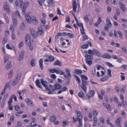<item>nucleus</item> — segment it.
<instances>
[{"label":"nucleus","instance_id":"nucleus-1","mask_svg":"<svg viewBox=\"0 0 127 127\" xmlns=\"http://www.w3.org/2000/svg\"><path fill=\"white\" fill-rule=\"evenodd\" d=\"M12 19L13 25H11L10 29L12 32L11 35L12 38L13 40H15L16 36L14 32V29L13 26H14V27H15L17 26V18L16 17H15L13 14L12 15Z\"/></svg>","mask_w":127,"mask_h":127},{"label":"nucleus","instance_id":"nucleus-2","mask_svg":"<svg viewBox=\"0 0 127 127\" xmlns=\"http://www.w3.org/2000/svg\"><path fill=\"white\" fill-rule=\"evenodd\" d=\"M88 52L89 54H91L92 56L95 54L98 57H100L101 56L100 53L98 50L96 49H94L92 50L89 49L88 50Z\"/></svg>","mask_w":127,"mask_h":127},{"label":"nucleus","instance_id":"nucleus-3","mask_svg":"<svg viewBox=\"0 0 127 127\" xmlns=\"http://www.w3.org/2000/svg\"><path fill=\"white\" fill-rule=\"evenodd\" d=\"M32 23L35 26L37 25L39 22V20L36 17L34 16H32Z\"/></svg>","mask_w":127,"mask_h":127},{"label":"nucleus","instance_id":"nucleus-4","mask_svg":"<svg viewBox=\"0 0 127 127\" xmlns=\"http://www.w3.org/2000/svg\"><path fill=\"white\" fill-rule=\"evenodd\" d=\"M3 6L4 10L9 13L10 12L9 6L8 3L4 2L3 3Z\"/></svg>","mask_w":127,"mask_h":127},{"label":"nucleus","instance_id":"nucleus-5","mask_svg":"<svg viewBox=\"0 0 127 127\" xmlns=\"http://www.w3.org/2000/svg\"><path fill=\"white\" fill-rule=\"evenodd\" d=\"M82 85L81 86L82 90L84 92H86L87 89V87L86 86L87 83L84 80H82Z\"/></svg>","mask_w":127,"mask_h":127},{"label":"nucleus","instance_id":"nucleus-6","mask_svg":"<svg viewBox=\"0 0 127 127\" xmlns=\"http://www.w3.org/2000/svg\"><path fill=\"white\" fill-rule=\"evenodd\" d=\"M29 4V2L28 1L23 4L22 7V13L23 14H25L26 8L28 6Z\"/></svg>","mask_w":127,"mask_h":127},{"label":"nucleus","instance_id":"nucleus-7","mask_svg":"<svg viewBox=\"0 0 127 127\" xmlns=\"http://www.w3.org/2000/svg\"><path fill=\"white\" fill-rule=\"evenodd\" d=\"M41 84L43 85L45 88L46 90L49 91V89L47 86L48 83L46 81H44V80L42 79L41 80Z\"/></svg>","mask_w":127,"mask_h":127},{"label":"nucleus","instance_id":"nucleus-8","mask_svg":"<svg viewBox=\"0 0 127 127\" xmlns=\"http://www.w3.org/2000/svg\"><path fill=\"white\" fill-rule=\"evenodd\" d=\"M26 43L27 44H30L31 42V39L29 35L27 34L25 37Z\"/></svg>","mask_w":127,"mask_h":127},{"label":"nucleus","instance_id":"nucleus-9","mask_svg":"<svg viewBox=\"0 0 127 127\" xmlns=\"http://www.w3.org/2000/svg\"><path fill=\"white\" fill-rule=\"evenodd\" d=\"M25 18L28 23L29 24H31L32 22V17H30V16L28 14H26Z\"/></svg>","mask_w":127,"mask_h":127},{"label":"nucleus","instance_id":"nucleus-10","mask_svg":"<svg viewBox=\"0 0 127 127\" xmlns=\"http://www.w3.org/2000/svg\"><path fill=\"white\" fill-rule=\"evenodd\" d=\"M121 118L120 117H119L117 118L115 121V124L118 127H121L120 121Z\"/></svg>","mask_w":127,"mask_h":127},{"label":"nucleus","instance_id":"nucleus-11","mask_svg":"<svg viewBox=\"0 0 127 127\" xmlns=\"http://www.w3.org/2000/svg\"><path fill=\"white\" fill-rule=\"evenodd\" d=\"M38 29V31L36 32L37 35H40L44 33V30L42 27L39 28Z\"/></svg>","mask_w":127,"mask_h":127},{"label":"nucleus","instance_id":"nucleus-12","mask_svg":"<svg viewBox=\"0 0 127 127\" xmlns=\"http://www.w3.org/2000/svg\"><path fill=\"white\" fill-rule=\"evenodd\" d=\"M75 112V113L77 114L79 120H82V113L81 112L77 110H76Z\"/></svg>","mask_w":127,"mask_h":127},{"label":"nucleus","instance_id":"nucleus-13","mask_svg":"<svg viewBox=\"0 0 127 127\" xmlns=\"http://www.w3.org/2000/svg\"><path fill=\"white\" fill-rule=\"evenodd\" d=\"M120 99L122 101V103L124 106L126 107L127 106V104L126 102L124 100V97L122 94H121L120 95Z\"/></svg>","mask_w":127,"mask_h":127},{"label":"nucleus","instance_id":"nucleus-14","mask_svg":"<svg viewBox=\"0 0 127 127\" xmlns=\"http://www.w3.org/2000/svg\"><path fill=\"white\" fill-rule=\"evenodd\" d=\"M47 1L48 4V7H53L55 5V3L53 0H47Z\"/></svg>","mask_w":127,"mask_h":127},{"label":"nucleus","instance_id":"nucleus-15","mask_svg":"<svg viewBox=\"0 0 127 127\" xmlns=\"http://www.w3.org/2000/svg\"><path fill=\"white\" fill-rule=\"evenodd\" d=\"M106 25L109 28H110L112 27V24L111 23L110 18L107 17L106 19Z\"/></svg>","mask_w":127,"mask_h":127},{"label":"nucleus","instance_id":"nucleus-16","mask_svg":"<svg viewBox=\"0 0 127 127\" xmlns=\"http://www.w3.org/2000/svg\"><path fill=\"white\" fill-rule=\"evenodd\" d=\"M73 9L74 11L75 12H78V10H77L76 9L77 8L76 2V0H73Z\"/></svg>","mask_w":127,"mask_h":127},{"label":"nucleus","instance_id":"nucleus-17","mask_svg":"<svg viewBox=\"0 0 127 127\" xmlns=\"http://www.w3.org/2000/svg\"><path fill=\"white\" fill-rule=\"evenodd\" d=\"M25 52L24 50H22L21 51L19 55V60L20 61H21L23 60Z\"/></svg>","mask_w":127,"mask_h":127},{"label":"nucleus","instance_id":"nucleus-18","mask_svg":"<svg viewBox=\"0 0 127 127\" xmlns=\"http://www.w3.org/2000/svg\"><path fill=\"white\" fill-rule=\"evenodd\" d=\"M26 103L30 106H33V104L31 101L28 98H27L25 99Z\"/></svg>","mask_w":127,"mask_h":127},{"label":"nucleus","instance_id":"nucleus-19","mask_svg":"<svg viewBox=\"0 0 127 127\" xmlns=\"http://www.w3.org/2000/svg\"><path fill=\"white\" fill-rule=\"evenodd\" d=\"M30 30L32 36L34 38L36 37L37 36L36 33V32L32 28L30 29Z\"/></svg>","mask_w":127,"mask_h":127},{"label":"nucleus","instance_id":"nucleus-20","mask_svg":"<svg viewBox=\"0 0 127 127\" xmlns=\"http://www.w3.org/2000/svg\"><path fill=\"white\" fill-rule=\"evenodd\" d=\"M94 91L93 90H91L88 93L87 96L88 97H91L94 95Z\"/></svg>","mask_w":127,"mask_h":127},{"label":"nucleus","instance_id":"nucleus-21","mask_svg":"<svg viewBox=\"0 0 127 127\" xmlns=\"http://www.w3.org/2000/svg\"><path fill=\"white\" fill-rule=\"evenodd\" d=\"M119 5H120V7L122 10L123 12H125L126 10L125 8V5L121 2L119 3Z\"/></svg>","mask_w":127,"mask_h":127},{"label":"nucleus","instance_id":"nucleus-22","mask_svg":"<svg viewBox=\"0 0 127 127\" xmlns=\"http://www.w3.org/2000/svg\"><path fill=\"white\" fill-rule=\"evenodd\" d=\"M19 79L20 78L19 77H17L14 79L12 83L13 85L15 86L19 80Z\"/></svg>","mask_w":127,"mask_h":127},{"label":"nucleus","instance_id":"nucleus-23","mask_svg":"<svg viewBox=\"0 0 127 127\" xmlns=\"http://www.w3.org/2000/svg\"><path fill=\"white\" fill-rule=\"evenodd\" d=\"M102 57L104 58L110 59L112 58V56L108 54L105 53L102 56Z\"/></svg>","mask_w":127,"mask_h":127},{"label":"nucleus","instance_id":"nucleus-24","mask_svg":"<svg viewBox=\"0 0 127 127\" xmlns=\"http://www.w3.org/2000/svg\"><path fill=\"white\" fill-rule=\"evenodd\" d=\"M75 73L77 75H80L82 73V71L78 69H75L74 70Z\"/></svg>","mask_w":127,"mask_h":127},{"label":"nucleus","instance_id":"nucleus-25","mask_svg":"<svg viewBox=\"0 0 127 127\" xmlns=\"http://www.w3.org/2000/svg\"><path fill=\"white\" fill-rule=\"evenodd\" d=\"M53 65L54 66L57 65L61 66L62 65V64L60 61L59 60H57L53 64Z\"/></svg>","mask_w":127,"mask_h":127},{"label":"nucleus","instance_id":"nucleus-26","mask_svg":"<svg viewBox=\"0 0 127 127\" xmlns=\"http://www.w3.org/2000/svg\"><path fill=\"white\" fill-rule=\"evenodd\" d=\"M43 60L42 59H40L39 61V64L41 69L42 70L43 69Z\"/></svg>","mask_w":127,"mask_h":127},{"label":"nucleus","instance_id":"nucleus-27","mask_svg":"<svg viewBox=\"0 0 127 127\" xmlns=\"http://www.w3.org/2000/svg\"><path fill=\"white\" fill-rule=\"evenodd\" d=\"M54 86L55 87L56 89H60L62 88V86L59 84H54Z\"/></svg>","mask_w":127,"mask_h":127},{"label":"nucleus","instance_id":"nucleus-28","mask_svg":"<svg viewBox=\"0 0 127 127\" xmlns=\"http://www.w3.org/2000/svg\"><path fill=\"white\" fill-rule=\"evenodd\" d=\"M13 70H11L10 71L8 74V77L9 79L11 78L12 77Z\"/></svg>","mask_w":127,"mask_h":127},{"label":"nucleus","instance_id":"nucleus-29","mask_svg":"<svg viewBox=\"0 0 127 127\" xmlns=\"http://www.w3.org/2000/svg\"><path fill=\"white\" fill-rule=\"evenodd\" d=\"M36 63V60L35 59H33L31 61V65L33 66L35 65Z\"/></svg>","mask_w":127,"mask_h":127},{"label":"nucleus","instance_id":"nucleus-30","mask_svg":"<svg viewBox=\"0 0 127 127\" xmlns=\"http://www.w3.org/2000/svg\"><path fill=\"white\" fill-rule=\"evenodd\" d=\"M49 61L50 62L54 61L55 60V58L53 56H50L48 57Z\"/></svg>","mask_w":127,"mask_h":127},{"label":"nucleus","instance_id":"nucleus-31","mask_svg":"<svg viewBox=\"0 0 127 127\" xmlns=\"http://www.w3.org/2000/svg\"><path fill=\"white\" fill-rule=\"evenodd\" d=\"M15 14L16 16L20 19H21V17L20 14L18 10H17L15 11Z\"/></svg>","mask_w":127,"mask_h":127},{"label":"nucleus","instance_id":"nucleus-32","mask_svg":"<svg viewBox=\"0 0 127 127\" xmlns=\"http://www.w3.org/2000/svg\"><path fill=\"white\" fill-rule=\"evenodd\" d=\"M35 83L37 86L42 89V87L40 85V82L39 80H36L35 82Z\"/></svg>","mask_w":127,"mask_h":127},{"label":"nucleus","instance_id":"nucleus-33","mask_svg":"<svg viewBox=\"0 0 127 127\" xmlns=\"http://www.w3.org/2000/svg\"><path fill=\"white\" fill-rule=\"evenodd\" d=\"M99 120L101 123L102 124H104L105 122V120L104 118L102 116H100L99 117Z\"/></svg>","mask_w":127,"mask_h":127},{"label":"nucleus","instance_id":"nucleus-34","mask_svg":"<svg viewBox=\"0 0 127 127\" xmlns=\"http://www.w3.org/2000/svg\"><path fill=\"white\" fill-rule=\"evenodd\" d=\"M90 15H87L85 16L84 17V20L86 22H88L89 21V17Z\"/></svg>","mask_w":127,"mask_h":127},{"label":"nucleus","instance_id":"nucleus-35","mask_svg":"<svg viewBox=\"0 0 127 127\" xmlns=\"http://www.w3.org/2000/svg\"><path fill=\"white\" fill-rule=\"evenodd\" d=\"M12 64L11 62L10 61H9L7 64L6 66V68L7 69H9L11 66Z\"/></svg>","mask_w":127,"mask_h":127},{"label":"nucleus","instance_id":"nucleus-36","mask_svg":"<svg viewBox=\"0 0 127 127\" xmlns=\"http://www.w3.org/2000/svg\"><path fill=\"white\" fill-rule=\"evenodd\" d=\"M85 57L86 59L88 60L91 59L93 57V56L88 54L85 55Z\"/></svg>","mask_w":127,"mask_h":127},{"label":"nucleus","instance_id":"nucleus-37","mask_svg":"<svg viewBox=\"0 0 127 127\" xmlns=\"http://www.w3.org/2000/svg\"><path fill=\"white\" fill-rule=\"evenodd\" d=\"M56 73H57L59 74L60 75H63L64 74V73L61 70L56 69Z\"/></svg>","mask_w":127,"mask_h":127},{"label":"nucleus","instance_id":"nucleus-38","mask_svg":"<svg viewBox=\"0 0 127 127\" xmlns=\"http://www.w3.org/2000/svg\"><path fill=\"white\" fill-rule=\"evenodd\" d=\"M67 32H63L61 33H59L57 34V36L60 37L62 36H66Z\"/></svg>","mask_w":127,"mask_h":127},{"label":"nucleus","instance_id":"nucleus-39","mask_svg":"<svg viewBox=\"0 0 127 127\" xmlns=\"http://www.w3.org/2000/svg\"><path fill=\"white\" fill-rule=\"evenodd\" d=\"M65 71L67 73L68 76L69 77H70L71 75L70 73V70L66 68L65 69Z\"/></svg>","mask_w":127,"mask_h":127},{"label":"nucleus","instance_id":"nucleus-40","mask_svg":"<svg viewBox=\"0 0 127 127\" xmlns=\"http://www.w3.org/2000/svg\"><path fill=\"white\" fill-rule=\"evenodd\" d=\"M66 36H68L72 38H74V35L72 33L67 32L66 33Z\"/></svg>","mask_w":127,"mask_h":127},{"label":"nucleus","instance_id":"nucleus-41","mask_svg":"<svg viewBox=\"0 0 127 127\" xmlns=\"http://www.w3.org/2000/svg\"><path fill=\"white\" fill-rule=\"evenodd\" d=\"M109 78L107 76H106L100 79V81L101 82H105L108 80Z\"/></svg>","mask_w":127,"mask_h":127},{"label":"nucleus","instance_id":"nucleus-42","mask_svg":"<svg viewBox=\"0 0 127 127\" xmlns=\"http://www.w3.org/2000/svg\"><path fill=\"white\" fill-rule=\"evenodd\" d=\"M79 96L80 97H82L84 96V94L83 92H80L78 93Z\"/></svg>","mask_w":127,"mask_h":127},{"label":"nucleus","instance_id":"nucleus-43","mask_svg":"<svg viewBox=\"0 0 127 127\" xmlns=\"http://www.w3.org/2000/svg\"><path fill=\"white\" fill-rule=\"evenodd\" d=\"M78 121L79 124L77 126L78 127H82L83 124L82 120L81 119L79 120Z\"/></svg>","mask_w":127,"mask_h":127},{"label":"nucleus","instance_id":"nucleus-44","mask_svg":"<svg viewBox=\"0 0 127 127\" xmlns=\"http://www.w3.org/2000/svg\"><path fill=\"white\" fill-rule=\"evenodd\" d=\"M93 113L94 116L95 117H96L98 115V113L97 111L95 110H93Z\"/></svg>","mask_w":127,"mask_h":127},{"label":"nucleus","instance_id":"nucleus-45","mask_svg":"<svg viewBox=\"0 0 127 127\" xmlns=\"http://www.w3.org/2000/svg\"><path fill=\"white\" fill-rule=\"evenodd\" d=\"M103 104L104 106H106V108L108 110H110L111 109V107L108 104H106L104 103H103Z\"/></svg>","mask_w":127,"mask_h":127},{"label":"nucleus","instance_id":"nucleus-46","mask_svg":"<svg viewBox=\"0 0 127 127\" xmlns=\"http://www.w3.org/2000/svg\"><path fill=\"white\" fill-rule=\"evenodd\" d=\"M74 76L75 77L77 81L80 84V83H81V80L79 77H78L77 75H74Z\"/></svg>","mask_w":127,"mask_h":127},{"label":"nucleus","instance_id":"nucleus-47","mask_svg":"<svg viewBox=\"0 0 127 127\" xmlns=\"http://www.w3.org/2000/svg\"><path fill=\"white\" fill-rule=\"evenodd\" d=\"M13 46H12V47H11L9 44H7L6 45V48L10 50H13Z\"/></svg>","mask_w":127,"mask_h":127},{"label":"nucleus","instance_id":"nucleus-48","mask_svg":"<svg viewBox=\"0 0 127 127\" xmlns=\"http://www.w3.org/2000/svg\"><path fill=\"white\" fill-rule=\"evenodd\" d=\"M9 56L8 55H6L5 56L4 62L6 63L9 60Z\"/></svg>","mask_w":127,"mask_h":127},{"label":"nucleus","instance_id":"nucleus-49","mask_svg":"<svg viewBox=\"0 0 127 127\" xmlns=\"http://www.w3.org/2000/svg\"><path fill=\"white\" fill-rule=\"evenodd\" d=\"M56 119V117L54 115L52 116L51 117V120L52 122H54Z\"/></svg>","mask_w":127,"mask_h":127},{"label":"nucleus","instance_id":"nucleus-50","mask_svg":"<svg viewBox=\"0 0 127 127\" xmlns=\"http://www.w3.org/2000/svg\"><path fill=\"white\" fill-rule=\"evenodd\" d=\"M122 116L123 118H125L126 116V114L124 111H122Z\"/></svg>","mask_w":127,"mask_h":127},{"label":"nucleus","instance_id":"nucleus-51","mask_svg":"<svg viewBox=\"0 0 127 127\" xmlns=\"http://www.w3.org/2000/svg\"><path fill=\"white\" fill-rule=\"evenodd\" d=\"M81 77L83 79H84L87 80L88 79V77L82 74L81 75Z\"/></svg>","mask_w":127,"mask_h":127},{"label":"nucleus","instance_id":"nucleus-52","mask_svg":"<svg viewBox=\"0 0 127 127\" xmlns=\"http://www.w3.org/2000/svg\"><path fill=\"white\" fill-rule=\"evenodd\" d=\"M7 38L6 36L4 37L3 40V43L4 44H5L7 42Z\"/></svg>","mask_w":127,"mask_h":127},{"label":"nucleus","instance_id":"nucleus-53","mask_svg":"<svg viewBox=\"0 0 127 127\" xmlns=\"http://www.w3.org/2000/svg\"><path fill=\"white\" fill-rule=\"evenodd\" d=\"M56 69H49L48 70V71L50 72V73H53L54 72H56Z\"/></svg>","mask_w":127,"mask_h":127},{"label":"nucleus","instance_id":"nucleus-54","mask_svg":"<svg viewBox=\"0 0 127 127\" xmlns=\"http://www.w3.org/2000/svg\"><path fill=\"white\" fill-rule=\"evenodd\" d=\"M7 87H5L4 89L2 91L1 94L2 95H5Z\"/></svg>","mask_w":127,"mask_h":127},{"label":"nucleus","instance_id":"nucleus-55","mask_svg":"<svg viewBox=\"0 0 127 127\" xmlns=\"http://www.w3.org/2000/svg\"><path fill=\"white\" fill-rule=\"evenodd\" d=\"M88 47V44H86L83 45L82 46V48L83 49H86Z\"/></svg>","mask_w":127,"mask_h":127},{"label":"nucleus","instance_id":"nucleus-56","mask_svg":"<svg viewBox=\"0 0 127 127\" xmlns=\"http://www.w3.org/2000/svg\"><path fill=\"white\" fill-rule=\"evenodd\" d=\"M82 29H81V32L82 34L83 35H85V30L84 28L83 27L82 28Z\"/></svg>","mask_w":127,"mask_h":127},{"label":"nucleus","instance_id":"nucleus-57","mask_svg":"<svg viewBox=\"0 0 127 127\" xmlns=\"http://www.w3.org/2000/svg\"><path fill=\"white\" fill-rule=\"evenodd\" d=\"M25 28V25L24 24V23H22L20 27V29L22 30H23Z\"/></svg>","mask_w":127,"mask_h":127},{"label":"nucleus","instance_id":"nucleus-58","mask_svg":"<svg viewBox=\"0 0 127 127\" xmlns=\"http://www.w3.org/2000/svg\"><path fill=\"white\" fill-rule=\"evenodd\" d=\"M118 33L119 35V37L121 38H123L122 34L121 31H118Z\"/></svg>","mask_w":127,"mask_h":127},{"label":"nucleus","instance_id":"nucleus-59","mask_svg":"<svg viewBox=\"0 0 127 127\" xmlns=\"http://www.w3.org/2000/svg\"><path fill=\"white\" fill-rule=\"evenodd\" d=\"M24 42L23 41H21L18 45V47L21 48L23 45Z\"/></svg>","mask_w":127,"mask_h":127},{"label":"nucleus","instance_id":"nucleus-60","mask_svg":"<svg viewBox=\"0 0 127 127\" xmlns=\"http://www.w3.org/2000/svg\"><path fill=\"white\" fill-rule=\"evenodd\" d=\"M122 59L119 58H118L117 59V61L119 63H121L122 62Z\"/></svg>","mask_w":127,"mask_h":127},{"label":"nucleus","instance_id":"nucleus-61","mask_svg":"<svg viewBox=\"0 0 127 127\" xmlns=\"http://www.w3.org/2000/svg\"><path fill=\"white\" fill-rule=\"evenodd\" d=\"M86 63L89 65H91L92 64V62L91 61L87 60Z\"/></svg>","mask_w":127,"mask_h":127},{"label":"nucleus","instance_id":"nucleus-62","mask_svg":"<svg viewBox=\"0 0 127 127\" xmlns=\"http://www.w3.org/2000/svg\"><path fill=\"white\" fill-rule=\"evenodd\" d=\"M31 125L32 126H37V125L36 123L34 122H31Z\"/></svg>","mask_w":127,"mask_h":127},{"label":"nucleus","instance_id":"nucleus-63","mask_svg":"<svg viewBox=\"0 0 127 127\" xmlns=\"http://www.w3.org/2000/svg\"><path fill=\"white\" fill-rule=\"evenodd\" d=\"M15 110L17 111H19L20 110V108L18 106H16L15 107Z\"/></svg>","mask_w":127,"mask_h":127},{"label":"nucleus","instance_id":"nucleus-64","mask_svg":"<svg viewBox=\"0 0 127 127\" xmlns=\"http://www.w3.org/2000/svg\"><path fill=\"white\" fill-rule=\"evenodd\" d=\"M96 68L97 70H99L101 69L102 67L101 66L99 65H96Z\"/></svg>","mask_w":127,"mask_h":127}]
</instances>
